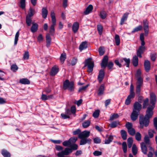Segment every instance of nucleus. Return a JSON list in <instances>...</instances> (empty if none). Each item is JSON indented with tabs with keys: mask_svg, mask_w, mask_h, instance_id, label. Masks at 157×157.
<instances>
[{
	"mask_svg": "<svg viewBox=\"0 0 157 157\" xmlns=\"http://www.w3.org/2000/svg\"><path fill=\"white\" fill-rule=\"evenodd\" d=\"M153 107H148L146 111V114L144 117L140 116L139 118L140 128H143L144 126L147 127L149 123V119L153 114Z\"/></svg>",
	"mask_w": 157,
	"mask_h": 157,
	"instance_id": "nucleus-1",
	"label": "nucleus"
},
{
	"mask_svg": "<svg viewBox=\"0 0 157 157\" xmlns=\"http://www.w3.org/2000/svg\"><path fill=\"white\" fill-rule=\"evenodd\" d=\"M142 108V105L138 102H136L133 105V112L131 115V118L132 120H136L140 113V112Z\"/></svg>",
	"mask_w": 157,
	"mask_h": 157,
	"instance_id": "nucleus-2",
	"label": "nucleus"
},
{
	"mask_svg": "<svg viewBox=\"0 0 157 157\" xmlns=\"http://www.w3.org/2000/svg\"><path fill=\"white\" fill-rule=\"evenodd\" d=\"M51 16L52 18V24L50 27L49 32L52 35H53L55 32L54 27L56 25V19L55 13L54 11L53 10L51 11Z\"/></svg>",
	"mask_w": 157,
	"mask_h": 157,
	"instance_id": "nucleus-3",
	"label": "nucleus"
},
{
	"mask_svg": "<svg viewBox=\"0 0 157 157\" xmlns=\"http://www.w3.org/2000/svg\"><path fill=\"white\" fill-rule=\"evenodd\" d=\"M63 88L64 90L68 89L70 91L74 90V83L73 82H70L68 80H66L63 83Z\"/></svg>",
	"mask_w": 157,
	"mask_h": 157,
	"instance_id": "nucleus-4",
	"label": "nucleus"
},
{
	"mask_svg": "<svg viewBox=\"0 0 157 157\" xmlns=\"http://www.w3.org/2000/svg\"><path fill=\"white\" fill-rule=\"evenodd\" d=\"M85 66H87L88 68L87 71L89 73H91L93 71L94 62L92 60L91 58H89L85 60Z\"/></svg>",
	"mask_w": 157,
	"mask_h": 157,
	"instance_id": "nucleus-5",
	"label": "nucleus"
},
{
	"mask_svg": "<svg viewBox=\"0 0 157 157\" xmlns=\"http://www.w3.org/2000/svg\"><path fill=\"white\" fill-rule=\"evenodd\" d=\"M72 150L71 149L68 148H66L64 150L57 153V156L59 157H63L64 155H68L70 153H72Z\"/></svg>",
	"mask_w": 157,
	"mask_h": 157,
	"instance_id": "nucleus-6",
	"label": "nucleus"
},
{
	"mask_svg": "<svg viewBox=\"0 0 157 157\" xmlns=\"http://www.w3.org/2000/svg\"><path fill=\"white\" fill-rule=\"evenodd\" d=\"M156 101V96L155 94L153 93H151L150 94V103L152 105H150L148 107H153L154 108L155 105Z\"/></svg>",
	"mask_w": 157,
	"mask_h": 157,
	"instance_id": "nucleus-7",
	"label": "nucleus"
},
{
	"mask_svg": "<svg viewBox=\"0 0 157 157\" xmlns=\"http://www.w3.org/2000/svg\"><path fill=\"white\" fill-rule=\"evenodd\" d=\"M90 134V131H84L79 134L78 137L80 139L86 138L89 136Z\"/></svg>",
	"mask_w": 157,
	"mask_h": 157,
	"instance_id": "nucleus-8",
	"label": "nucleus"
},
{
	"mask_svg": "<svg viewBox=\"0 0 157 157\" xmlns=\"http://www.w3.org/2000/svg\"><path fill=\"white\" fill-rule=\"evenodd\" d=\"M145 48L144 46H141L140 47L137 52V55L138 57L140 58L142 57L141 54L145 51Z\"/></svg>",
	"mask_w": 157,
	"mask_h": 157,
	"instance_id": "nucleus-9",
	"label": "nucleus"
},
{
	"mask_svg": "<svg viewBox=\"0 0 157 157\" xmlns=\"http://www.w3.org/2000/svg\"><path fill=\"white\" fill-rule=\"evenodd\" d=\"M108 58L107 56H105L102 60V62L101 63V66L102 67L105 68L107 64Z\"/></svg>",
	"mask_w": 157,
	"mask_h": 157,
	"instance_id": "nucleus-10",
	"label": "nucleus"
},
{
	"mask_svg": "<svg viewBox=\"0 0 157 157\" xmlns=\"http://www.w3.org/2000/svg\"><path fill=\"white\" fill-rule=\"evenodd\" d=\"M144 66L146 71L147 72L149 71L151 68L150 62L147 60H145L144 63Z\"/></svg>",
	"mask_w": 157,
	"mask_h": 157,
	"instance_id": "nucleus-11",
	"label": "nucleus"
},
{
	"mask_svg": "<svg viewBox=\"0 0 157 157\" xmlns=\"http://www.w3.org/2000/svg\"><path fill=\"white\" fill-rule=\"evenodd\" d=\"M105 75L104 71L103 70L101 69L100 70L98 76V79L100 83H101Z\"/></svg>",
	"mask_w": 157,
	"mask_h": 157,
	"instance_id": "nucleus-12",
	"label": "nucleus"
},
{
	"mask_svg": "<svg viewBox=\"0 0 157 157\" xmlns=\"http://www.w3.org/2000/svg\"><path fill=\"white\" fill-rule=\"evenodd\" d=\"M143 26L145 33H147V34L148 32V23L147 20L143 21Z\"/></svg>",
	"mask_w": 157,
	"mask_h": 157,
	"instance_id": "nucleus-13",
	"label": "nucleus"
},
{
	"mask_svg": "<svg viewBox=\"0 0 157 157\" xmlns=\"http://www.w3.org/2000/svg\"><path fill=\"white\" fill-rule=\"evenodd\" d=\"M93 6L92 5H89L86 8V10L84 12L85 15H87L91 13L93 9Z\"/></svg>",
	"mask_w": 157,
	"mask_h": 157,
	"instance_id": "nucleus-14",
	"label": "nucleus"
},
{
	"mask_svg": "<svg viewBox=\"0 0 157 157\" xmlns=\"http://www.w3.org/2000/svg\"><path fill=\"white\" fill-rule=\"evenodd\" d=\"M79 27L78 23V22H75L74 23L72 29L74 33H76L78 31Z\"/></svg>",
	"mask_w": 157,
	"mask_h": 157,
	"instance_id": "nucleus-15",
	"label": "nucleus"
},
{
	"mask_svg": "<svg viewBox=\"0 0 157 157\" xmlns=\"http://www.w3.org/2000/svg\"><path fill=\"white\" fill-rule=\"evenodd\" d=\"M59 69L58 67L55 66L53 67L51 71L50 75L52 76L55 75L58 72Z\"/></svg>",
	"mask_w": 157,
	"mask_h": 157,
	"instance_id": "nucleus-16",
	"label": "nucleus"
},
{
	"mask_svg": "<svg viewBox=\"0 0 157 157\" xmlns=\"http://www.w3.org/2000/svg\"><path fill=\"white\" fill-rule=\"evenodd\" d=\"M46 46L47 47H48L50 46L51 44V40L50 35L49 33H47L46 34Z\"/></svg>",
	"mask_w": 157,
	"mask_h": 157,
	"instance_id": "nucleus-17",
	"label": "nucleus"
},
{
	"mask_svg": "<svg viewBox=\"0 0 157 157\" xmlns=\"http://www.w3.org/2000/svg\"><path fill=\"white\" fill-rule=\"evenodd\" d=\"M141 147L142 152L145 155L147 154V150L145 144L144 142L141 143Z\"/></svg>",
	"mask_w": 157,
	"mask_h": 157,
	"instance_id": "nucleus-18",
	"label": "nucleus"
},
{
	"mask_svg": "<svg viewBox=\"0 0 157 157\" xmlns=\"http://www.w3.org/2000/svg\"><path fill=\"white\" fill-rule=\"evenodd\" d=\"M87 47V42H83L80 44L79 47V49L81 51L85 49Z\"/></svg>",
	"mask_w": 157,
	"mask_h": 157,
	"instance_id": "nucleus-19",
	"label": "nucleus"
},
{
	"mask_svg": "<svg viewBox=\"0 0 157 157\" xmlns=\"http://www.w3.org/2000/svg\"><path fill=\"white\" fill-rule=\"evenodd\" d=\"M19 82L23 84H30V81L28 79L23 78L19 80Z\"/></svg>",
	"mask_w": 157,
	"mask_h": 157,
	"instance_id": "nucleus-20",
	"label": "nucleus"
},
{
	"mask_svg": "<svg viewBox=\"0 0 157 157\" xmlns=\"http://www.w3.org/2000/svg\"><path fill=\"white\" fill-rule=\"evenodd\" d=\"M48 11L45 8H43L42 10V17L45 19L47 16Z\"/></svg>",
	"mask_w": 157,
	"mask_h": 157,
	"instance_id": "nucleus-21",
	"label": "nucleus"
},
{
	"mask_svg": "<svg viewBox=\"0 0 157 157\" xmlns=\"http://www.w3.org/2000/svg\"><path fill=\"white\" fill-rule=\"evenodd\" d=\"M38 25L36 23H33L31 28V32L33 33L36 32L38 29Z\"/></svg>",
	"mask_w": 157,
	"mask_h": 157,
	"instance_id": "nucleus-22",
	"label": "nucleus"
},
{
	"mask_svg": "<svg viewBox=\"0 0 157 157\" xmlns=\"http://www.w3.org/2000/svg\"><path fill=\"white\" fill-rule=\"evenodd\" d=\"M104 90V85L103 84L100 86L98 90V94L99 95H101L103 94Z\"/></svg>",
	"mask_w": 157,
	"mask_h": 157,
	"instance_id": "nucleus-23",
	"label": "nucleus"
},
{
	"mask_svg": "<svg viewBox=\"0 0 157 157\" xmlns=\"http://www.w3.org/2000/svg\"><path fill=\"white\" fill-rule=\"evenodd\" d=\"M138 57L136 56H135L133 57L132 59V63L133 65L135 66H137L138 65Z\"/></svg>",
	"mask_w": 157,
	"mask_h": 157,
	"instance_id": "nucleus-24",
	"label": "nucleus"
},
{
	"mask_svg": "<svg viewBox=\"0 0 157 157\" xmlns=\"http://www.w3.org/2000/svg\"><path fill=\"white\" fill-rule=\"evenodd\" d=\"M128 13H126L124 14L120 22L121 25H122L124 24V21L126 20L128 18Z\"/></svg>",
	"mask_w": 157,
	"mask_h": 157,
	"instance_id": "nucleus-25",
	"label": "nucleus"
},
{
	"mask_svg": "<svg viewBox=\"0 0 157 157\" xmlns=\"http://www.w3.org/2000/svg\"><path fill=\"white\" fill-rule=\"evenodd\" d=\"M121 135L123 139L125 140L127 138V133L124 130H122L121 131Z\"/></svg>",
	"mask_w": 157,
	"mask_h": 157,
	"instance_id": "nucleus-26",
	"label": "nucleus"
},
{
	"mask_svg": "<svg viewBox=\"0 0 157 157\" xmlns=\"http://www.w3.org/2000/svg\"><path fill=\"white\" fill-rule=\"evenodd\" d=\"M2 155L4 157H10V153L9 152H8L7 151H6L5 150L3 149L2 150Z\"/></svg>",
	"mask_w": 157,
	"mask_h": 157,
	"instance_id": "nucleus-27",
	"label": "nucleus"
},
{
	"mask_svg": "<svg viewBox=\"0 0 157 157\" xmlns=\"http://www.w3.org/2000/svg\"><path fill=\"white\" fill-rule=\"evenodd\" d=\"M136 86L141 87L142 86L143 80L142 78H137Z\"/></svg>",
	"mask_w": 157,
	"mask_h": 157,
	"instance_id": "nucleus-28",
	"label": "nucleus"
},
{
	"mask_svg": "<svg viewBox=\"0 0 157 157\" xmlns=\"http://www.w3.org/2000/svg\"><path fill=\"white\" fill-rule=\"evenodd\" d=\"M143 29V26L142 25H139L138 26L135 27L132 31V33H134L136 32L140 31Z\"/></svg>",
	"mask_w": 157,
	"mask_h": 157,
	"instance_id": "nucleus-29",
	"label": "nucleus"
},
{
	"mask_svg": "<svg viewBox=\"0 0 157 157\" xmlns=\"http://www.w3.org/2000/svg\"><path fill=\"white\" fill-rule=\"evenodd\" d=\"M119 124L118 121H115L112 122L109 125L112 128H115Z\"/></svg>",
	"mask_w": 157,
	"mask_h": 157,
	"instance_id": "nucleus-30",
	"label": "nucleus"
},
{
	"mask_svg": "<svg viewBox=\"0 0 157 157\" xmlns=\"http://www.w3.org/2000/svg\"><path fill=\"white\" fill-rule=\"evenodd\" d=\"M133 142V140L132 137H129L127 140L128 145L129 148H131Z\"/></svg>",
	"mask_w": 157,
	"mask_h": 157,
	"instance_id": "nucleus-31",
	"label": "nucleus"
},
{
	"mask_svg": "<svg viewBox=\"0 0 157 157\" xmlns=\"http://www.w3.org/2000/svg\"><path fill=\"white\" fill-rule=\"evenodd\" d=\"M99 15L102 19H105L107 16V13L105 11L102 10L100 12Z\"/></svg>",
	"mask_w": 157,
	"mask_h": 157,
	"instance_id": "nucleus-32",
	"label": "nucleus"
},
{
	"mask_svg": "<svg viewBox=\"0 0 157 157\" xmlns=\"http://www.w3.org/2000/svg\"><path fill=\"white\" fill-rule=\"evenodd\" d=\"M66 58V54L65 53L63 52L61 54L60 57V59L61 61V62L62 63H64Z\"/></svg>",
	"mask_w": 157,
	"mask_h": 157,
	"instance_id": "nucleus-33",
	"label": "nucleus"
},
{
	"mask_svg": "<svg viewBox=\"0 0 157 157\" xmlns=\"http://www.w3.org/2000/svg\"><path fill=\"white\" fill-rule=\"evenodd\" d=\"M90 121L88 120L84 122L82 124V125L83 128H86L90 125Z\"/></svg>",
	"mask_w": 157,
	"mask_h": 157,
	"instance_id": "nucleus-34",
	"label": "nucleus"
},
{
	"mask_svg": "<svg viewBox=\"0 0 157 157\" xmlns=\"http://www.w3.org/2000/svg\"><path fill=\"white\" fill-rule=\"evenodd\" d=\"M113 137L112 136H110L108 139H105V144H108L111 142L113 140Z\"/></svg>",
	"mask_w": 157,
	"mask_h": 157,
	"instance_id": "nucleus-35",
	"label": "nucleus"
},
{
	"mask_svg": "<svg viewBox=\"0 0 157 157\" xmlns=\"http://www.w3.org/2000/svg\"><path fill=\"white\" fill-rule=\"evenodd\" d=\"M115 40L116 45H119L120 44V38L119 36L118 35H115Z\"/></svg>",
	"mask_w": 157,
	"mask_h": 157,
	"instance_id": "nucleus-36",
	"label": "nucleus"
},
{
	"mask_svg": "<svg viewBox=\"0 0 157 157\" xmlns=\"http://www.w3.org/2000/svg\"><path fill=\"white\" fill-rule=\"evenodd\" d=\"M71 144V142L70 141L69 139L67 140H65L63 143V145L65 147H70Z\"/></svg>",
	"mask_w": 157,
	"mask_h": 157,
	"instance_id": "nucleus-37",
	"label": "nucleus"
},
{
	"mask_svg": "<svg viewBox=\"0 0 157 157\" xmlns=\"http://www.w3.org/2000/svg\"><path fill=\"white\" fill-rule=\"evenodd\" d=\"M97 30L100 35H101L102 33L103 27L100 24L98 25H97Z\"/></svg>",
	"mask_w": 157,
	"mask_h": 157,
	"instance_id": "nucleus-38",
	"label": "nucleus"
},
{
	"mask_svg": "<svg viewBox=\"0 0 157 157\" xmlns=\"http://www.w3.org/2000/svg\"><path fill=\"white\" fill-rule=\"evenodd\" d=\"M18 67L15 64H14L12 65L11 66V70L13 72H16L18 69Z\"/></svg>",
	"mask_w": 157,
	"mask_h": 157,
	"instance_id": "nucleus-39",
	"label": "nucleus"
},
{
	"mask_svg": "<svg viewBox=\"0 0 157 157\" xmlns=\"http://www.w3.org/2000/svg\"><path fill=\"white\" fill-rule=\"evenodd\" d=\"M32 20L30 17L27 16L26 17V23L28 26H30L31 24Z\"/></svg>",
	"mask_w": 157,
	"mask_h": 157,
	"instance_id": "nucleus-40",
	"label": "nucleus"
},
{
	"mask_svg": "<svg viewBox=\"0 0 157 157\" xmlns=\"http://www.w3.org/2000/svg\"><path fill=\"white\" fill-rule=\"evenodd\" d=\"M119 117V115L117 114L114 113L110 117V120L112 121L113 120L117 119Z\"/></svg>",
	"mask_w": 157,
	"mask_h": 157,
	"instance_id": "nucleus-41",
	"label": "nucleus"
},
{
	"mask_svg": "<svg viewBox=\"0 0 157 157\" xmlns=\"http://www.w3.org/2000/svg\"><path fill=\"white\" fill-rule=\"evenodd\" d=\"M149 99L146 98L144 101L143 104V108H145L147 107L148 105Z\"/></svg>",
	"mask_w": 157,
	"mask_h": 157,
	"instance_id": "nucleus-42",
	"label": "nucleus"
},
{
	"mask_svg": "<svg viewBox=\"0 0 157 157\" xmlns=\"http://www.w3.org/2000/svg\"><path fill=\"white\" fill-rule=\"evenodd\" d=\"M19 35V31H17V33H16V34L15 36V39H14V45H16L17 44L18 39V37Z\"/></svg>",
	"mask_w": 157,
	"mask_h": 157,
	"instance_id": "nucleus-43",
	"label": "nucleus"
},
{
	"mask_svg": "<svg viewBox=\"0 0 157 157\" xmlns=\"http://www.w3.org/2000/svg\"><path fill=\"white\" fill-rule=\"evenodd\" d=\"M141 134L138 132H137L135 135V138L138 141H140L141 140Z\"/></svg>",
	"mask_w": 157,
	"mask_h": 157,
	"instance_id": "nucleus-44",
	"label": "nucleus"
},
{
	"mask_svg": "<svg viewBox=\"0 0 157 157\" xmlns=\"http://www.w3.org/2000/svg\"><path fill=\"white\" fill-rule=\"evenodd\" d=\"M122 149L124 153L127 152V145L125 142H123L122 143Z\"/></svg>",
	"mask_w": 157,
	"mask_h": 157,
	"instance_id": "nucleus-45",
	"label": "nucleus"
},
{
	"mask_svg": "<svg viewBox=\"0 0 157 157\" xmlns=\"http://www.w3.org/2000/svg\"><path fill=\"white\" fill-rule=\"evenodd\" d=\"M132 152L134 155H136L137 153V148L135 144H133L132 146Z\"/></svg>",
	"mask_w": 157,
	"mask_h": 157,
	"instance_id": "nucleus-46",
	"label": "nucleus"
},
{
	"mask_svg": "<svg viewBox=\"0 0 157 157\" xmlns=\"http://www.w3.org/2000/svg\"><path fill=\"white\" fill-rule=\"evenodd\" d=\"M128 132L132 136H134L136 133L135 130L133 128L128 130Z\"/></svg>",
	"mask_w": 157,
	"mask_h": 157,
	"instance_id": "nucleus-47",
	"label": "nucleus"
},
{
	"mask_svg": "<svg viewBox=\"0 0 157 157\" xmlns=\"http://www.w3.org/2000/svg\"><path fill=\"white\" fill-rule=\"evenodd\" d=\"M29 54L28 51L25 52L23 55V58L25 60H27L29 58Z\"/></svg>",
	"mask_w": 157,
	"mask_h": 157,
	"instance_id": "nucleus-48",
	"label": "nucleus"
},
{
	"mask_svg": "<svg viewBox=\"0 0 157 157\" xmlns=\"http://www.w3.org/2000/svg\"><path fill=\"white\" fill-rule=\"evenodd\" d=\"M26 0H21L20 2V7L22 9L25 8V2Z\"/></svg>",
	"mask_w": 157,
	"mask_h": 157,
	"instance_id": "nucleus-49",
	"label": "nucleus"
},
{
	"mask_svg": "<svg viewBox=\"0 0 157 157\" xmlns=\"http://www.w3.org/2000/svg\"><path fill=\"white\" fill-rule=\"evenodd\" d=\"M100 111L99 110H95L93 114V116L94 118H97L98 117Z\"/></svg>",
	"mask_w": 157,
	"mask_h": 157,
	"instance_id": "nucleus-50",
	"label": "nucleus"
},
{
	"mask_svg": "<svg viewBox=\"0 0 157 157\" xmlns=\"http://www.w3.org/2000/svg\"><path fill=\"white\" fill-rule=\"evenodd\" d=\"M98 51L100 55L102 56L103 55L105 52L104 48L102 47H100L99 48Z\"/></svg>",
	"mask_w": 157,
	"mask_h": 157,
	"instance_id": "nucleus-51",
	"label": "nucleus"
},
{
	"mask_svg": "<svg viewBox=\"0 0 157 157\" xmlns=\"http://www.w3.org/2000/svg\"><path fill=\"white\" fill-rule=\"evenodd\" d=\"M144 141L147 145H149L150 144L149 138L147 136H145L144 137Z\"/></svg>",
	"mask_w": 157,
	"mask_h": 157,
	"instance_id": "nucleus-52",
	"label": "nucleus"
},
{
	"mask_svg": "<svg viewBox=\"0 0 157 157\" xmlns=\"http://www.w3.org/2000/svg\"><path fill=\"white\" fill-rule=\"evenodd\" d=\"M34 10L32 8H30L29 10L28 13V14L27 16H28L31 17L33 16L34 15Z\"/></svg>",
	"mask_w": 157,
	"mask_h": 157,
	"instance_id": "nucleus-53",
	"label": "nucleus"
},
{
	"mask_svg": "<svg viewBox=\"0 0 157 157\" xmlns=\"http://www.w3.org/2000/svg\"><path fill=\"white\" fill-rule=\"evenodd\" d=\"M141 71L140 70V69H138L136 71V76L137 78H142L141 76Z\"/></svg>",
	"mask_w": 157,
	"mask_h": 157,
	"instance_id": "nucleus-54",
	"label": "nucleus"
},
{
	"mask_svg": "<svg viewBox=\"0 0 157 157\" xmlns=\"http://www.w3.org/2000/svg\"><path fill=\"white\" fill-rule=\"evenodd\" d=\"M70 147H71V149L72 150H75L78 149V146L76 144H71Z\"/></svg>",
	"mask_w": 157,
	"mask_h": 157,
	"instance_id": "nucleus-55",
	"label": "nucleus"
},
{
	"mask_svg": "<svg viewBox=\"0 0 157 157\" xmlns=\"http://www.w3.org/2000/svg\"><path fill=\"white\" fill-rule=\"evenodd\" d=\"M125 126L128 129V130L132 128V124L131 123L128 122L125 125Z\"/></svg>",
	"mask_w": 157,
	"mask_h": 157,
	"instance_id": "nucleus-56",
	"label": "nucleus"
},
{
	"mask_svg": "<svg viewBox=\"0 0 157 157\" xmlns=\"http://www.w3.org/2000/svg\"><path fill=\"white\" fill-rule=\"evenodd\" d=\"M113 63L112 62H109L107 65L108 69L111 71L112 70V68L113 66Z\"/></svg>",
	"mask_w": 157,
	"mask_h": 157,
	"instance_id": "nucleus-57",
	"label": "nucleus"
},
{
	"mask_svg": "<svg viewBox=\"0 0 157 157\" xmlns=\"http://www.w3.org/2000/svg\"><path fill=\"white\" fill-rule=\"evenodd\" d=\"M151 60L154 61L156 58V54L155 53H151Z\"/></svg>",
	"mask_w": 157,
	"mask_h": 157,
	"instance_id": "nucleus-58",
	"label": "nucleus"
},
{
	"mask_svg": "<svg viewBox=\"0 0 157 157\" xmlns=\"http://www.w3.org/2000/svg\"><path fill=\"white\" fill-rule=\"evenodd\" d=\"M150 150L151 151H150L147 155L148 157H153V153L151 151H154V150L153 148L151 147L150 148Z\"/></svg>",
	"mask_w": 157,
	"mask_h": 157,
	"instance_id": "nucleus-59",
	"label": "nucleus"
},
{
	"mask_svg": "<svg viewBox=\"0 0 157 157\" xmlns=\"http://www.w3.org/2000/svg\"><path fill=\"white\" fill-rule=\"evenodd\" d=\"M69 140L71 144H72L75 142L77 140V138L75 137H72Z\"/></svg>",
	"mask_w": 157,
	"mask_h": 157,
	"instance_id": "nucleus-60",
	"label": "nucleus"
},
{
	"mask_svg": "<svg viewBox=\"0 0 157 157\" xmlns=\"http://www.w3.org/2000/svg\"><path fill=\"white\" fill-rule=\"evenodd\" d=\"M123 60H124L125 62L126 63V67H129V64L130 63V60L129 59H127L124 58L123 59Z\"/></svg>",
	"mask_w": 157,
	"mask_h": 157,
	"instance_id": "nucleus-61",
	"label": "nucleus"
},
{
	"mask_svg": "<svg viewBox=\"0 0 157 157\" xmlns=\"http://www.w3.org/2000/svg\"><path fill=\"white\" fill-rule=\"evenodd\" d=\"M93 154L94 156H98L101 155L102 152L99 151H96L94 152Z\"/></svg>",
	"mask_w": 157,
	"mask_h": 157,
	"instance_id": "nucleus-62",
	"label": "nucleus"
},
{
	"mask_svg": "<svg viewBox=\"0 0 157 157\" xmlns=\"http://www.w3.org/2000/svg\"><path fill=\"white\" fill-rule=\"evenodd\" d=\"M154 132V130H150L148 131V135L150 138H152L153 136V133Z\"/></svg>",
	"mask_w": 157,
	"mask_h": 157,
	"instance_id": "nucleus-63",
	"label": "nucleus"
},
{
	"mask_svg": "<svg viewBox=\"0 0 157 157\" xmlns=\"http://www.w3.org/2000/svg\"><path fill=\"white\" fill-rule=\"evenodd\" d=\"M135 96V93L130 92V94L128 95L127 98L130 99H132L134 98Z\"/></svg>",
	"mask_w": 157,
	"mask_h": 157,
	"instance_id": "nucleus-64",
	"label": "nucleus"
}]
</instances>
